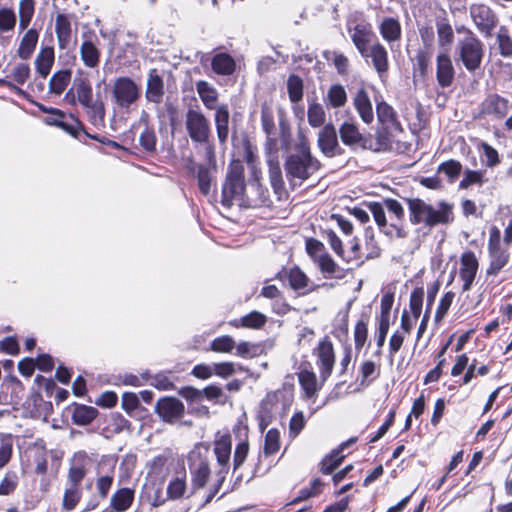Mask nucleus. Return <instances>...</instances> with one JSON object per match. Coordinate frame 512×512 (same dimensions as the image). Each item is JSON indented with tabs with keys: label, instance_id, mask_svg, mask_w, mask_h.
I'll list each match as a JSON object with an SVG mask.
<instances>
[{
	"label": "nucleus",
	"instance_id": "39448f33",
	"mask_svg": "<svg viewBox=\"0 0 512 512\" xmlns=\"http://www.w3.org/2000/svg\"><path fill=\"white\" fill-rule=\"evenodd\" d=\"M456 51L458 59L469 72H475L481 67L484 44L471 30H467V35L457 42Z\"/></svg>",
	"mask_w": 512,
	"mask_h": 512
},
{
	"label": "nucleus",
	"instance_id": "ddd939ff",
	"mask_svg": "<svg viewBox=\"0 0 512 512\" xmlns=\"http://www.w3.org/2000/svg\"><path fill=\"white\" fill-rule=\"evenodd\" d=\"M360 55L367 61L370 60L372 67L380 79L386 78L390 64L388 51L382 43L375 40L373 44H371V47L366 49Z\"/></svg>",
	"mask_w": 512,
	"mask_h": 512
},
{
	"label": "nucleus",
	"instance_id": "393cba45",
	"mask_svg": "<svg viewBox=\"0 0 512 512\" xmlns=\"http://www.w3.org/2000/svg\"><path fill=\"white\" fill-rule=\"evenodd\" d=\"M353 105L359 114V117L365 124H370L374 120L372 103L369 95L364 88L359 89L354 98Z\"/></svg>",
	"mask_w": 512,
	"mask_h": 512
},
{
	"label": "nucleus",
	"instance_id": "680f3d73",
	"mask_svg": "<svg viewBox=\"0 0 512 512\" xmlns=\"http://www.w3.org/2000/svg\"><path fill=\"white\" fill-rule=\"evenodd\" d=\"M81 499V490L79 487H70L66 489L63 497V509L66 511L73 510Z\"/></svg>",
	"mask_w": 512,
	"mask_h": 512
},
{
	"label": "nucleus",
	"instance_id": "1a4fd4ad",
	"mask_svg": "<svg viewBox=\"0 0 512 512\" xmlns=\"http://www.w3.org/2000/svg\"><path fill=\"white\" fill-rule=\"evenodd\" d=\"M369 212L373 215V218L378 225L379 229L390 238L404 239L407 237L408 232L403 225L398 223H391L388 225L385 206L378 202H369L367 204Z\"/></svg>",
	"mask_w": 512,
	"mask_h": 512
},
{
	"label": "nucleus",
	"instance_id": "cd10ccee",
	"mask_svg": "<svg viewBox=\"0 0 512 512\" xmlns=\"http://www.w3.org/2000/svg\"><path fill=\"white\" fill-rule=\"evenodd\" d=\"M325 278L342 279L345 277V270L340 267L328 253H322L315 262Z\"/></svg>",
	"mask_w": 512,
	"mask_h": 512
},
{
	"label": "nucleus",
	"instance_id": "4d7b16f0",
	"mask_svg": "<svg viewBox=\"0 0 512 512\" xmlns=\"http://www.w3.org/2000/svg\"><path fill=\"white\" fill-rule=\"evenodd\" d=\"M280 434L277 429H270L265 435L264 453L266 456L275 454L279 450Z\"/></svg>",
	"mask_w": 512,
	"mask_h": 512
},
{
	"label": "nucleus",
	"instance_id": "a18cd8bd",
	"mask_svg": "<svg viewBox=\"0 0 512 512\" xmlns=\"http://www.w3.org/2000/svg\"><path fill=\"white\" fill-rule=\"evenodd\" d=\"M485 182V171L466 169L459 183V189H468L472 185L482 186Z\"/></svg>",
	"mask_w": 512,
	"mask_h": 512
},
{
	"label": "nucleus",
	"instance_id": "473e14b6",
	"mask_svg": "<svg viewBox=\"0 0 512 512\" xmlns=\"http://www.w3.org/2000/svg\"><path fill=\"white\" fill-rule=\"evenodd\" d=\"M302 366L298 373V380L308 398H312L317 395L320 386L318 385L316 374L308 367Z\"/></svg>",
	"mask_w": 512,
	"mask_h": 512
},
{
	"label": "nucleus",
	"instance_id": "2f4dec72",
	"mask_svg": "<svg viewBox=\"0 0 512 512\" xmlns=\"http://www.w3.org/2000/svg\"><path fill=\"white\" fill-rule=\"evenodd\" d=\"M261 123L263 131L265 132L266 139V150L269 154L278 152V141L277 138L274 137V119L272 114L267 110L263 109L261 112Z\"/></svg>",
	"mask_w": 512,
	"mask_h": 512
},
{
	"label": "nucleus",
	"instance_id": "e2e57ef3",
	"mask_svg": "<svg viewBox=\"0 0 512 512\" xmlns=\"http://www.w3.org/2000/svg\"><path fill=\"white\" fill-rule=\"evenodd\" d=\"M237 355L241 357H256L263 352V347L260 344L249 343L246 341L240 342L236 346Z\"/></svg>",
	"mask_w": 512,
	"mask_h": 512
},
{
	"label": "nucleus",
	"instance_id": "79ce46f5",
	"mask_svg": "<svg viewBox=\"0 0 512 512\" xmlns=\"http://www.w3.org/2000/svg\"><path fill=\"white\" fill-rule=\"evenodd\" d=\"M35 0H20L19 3V28L24 31L30 25L35 12Z\"/></svg>",
	"mask_w": 512,
	"mask_h": 512
},
{
	"label": "nucleus",
	"instance_id": "2eb2a0df",
	"mask_svg": "<svg viewBox=\"0 0 512 512\" xmlns=\"http://www.w3.org/2000/svg\"><path fill=\"white\" fill-rule=\"evenodd\" d=\"M470 16L477 29L485 36L490 37L496 27L498 19L495 13L484 4H474L470 7Z\"/></svg>",
	"mask_w": 512,
	"mask_h": 512
},
{
	"label": "nucleus",
	"instance_id": "09e8293b",
	"mask_svg": "<svg viewBox=\"0 0 512 512\" xmlns=\"http://www.w3.org/2000/svg\"><path fill=\"white\" fill-rule=\"evenodd\" d=\"M303 88V80L299 76L295 74L289 76L287 80V91L291 102L297 103L302 100Z\"/></svg>",
	"mask_w": 512,
	"mask_h": 512
},
{
	"label": "nucleus",
	"instance_id": "f3484780",
	"mask_svg": "<svg viewBox=\"0 0 512 512\" xmlns=\"http://www.w3.org/2000/svg\"><path fill=\"white\" fill-rule=\"evenodd\" d=\"M339 135L344 145L351 148L367 149V137L361 133L359 125L355 121H344L339 127Z\"/></svg>",
	"mask_w": 512,
	"mask_h": 512
},
{
	"label": "nucleus",
	"instance_id": "0eeeda50",
	"mask_svg": "<svg viewBox=\"0 0 512 512\" xmlns=\"http://www.w3.org/2000/svg\"><path fill=\"white\" fill-rule=\"evenodd\" d=\"M112 96L116 105L128 109L141 96L140 86L129 77H119L114 81Z\"/></svg>",
	"mask_w": 512,
	"mask_h": 512
},
{
	"label": "nucleus",
	"instance_id": "e433bc0d",
	"mask_svg": "<svg viewBox=\"0 0 512 512\" xmlns=\"http://www.w3.org/2000/svg\"><path fill=\"white\" fill-rule=\"evenodd\" d=\"M134 501V490L121 488L117 490L110 499V505L115 512L128 510Z\"/></svg>",
	"mask_w": 512,
	"mask_h": 512
},
{
	"label": "nucleus",
	"instance_id": "8fccbe9b",
	"mask_svg": "<svg viewBox=\"0 0 512 512\" xmlns=\"http://www.w3.org/2000/svg\"><path fill=\"white\" fill-rule=\"evenodd\" d=\"M327 100L333 108H340L347 102V94L340 84L332 85L327 92Z\"/></svg>",
	"mask_w": 512,
	"mask_h": 512
},
{
	"label": "nucleus",
	"instance_id": "a211bd4d",
	"mask_svg": "<svg viewBox=\"0 0 512 512\" xmlns=\"http://www.w3.org/2000/svg\"><path fill=\"white\" fill-rule=\"evenodd\" d=\"M509 108L506 98L498 94L488 95L480 104L479 117L493 116L495 119H503Z\"/></svg>",
	"mask_w": 512,
	"mask_h": 512
},
{
	"label": "nucleus",
	"instance_id": "69168bd1",
	"mask_svg": "<svg viewBox=\"0 0 512 512\" xmlns=\"http://www.w3.org/2000/svg\"><path fill=\"white\" fill-rule=\"evenodd\" d=\"M340 451H334L322 460L321 472L323 474H331L342 462L343 456Z\"/></svg>",
	"mask_w": 512,
	"mask_h": 512
},
{
	"label": "nucleus",
	"instance_id": "864d4df0",
	"mask_svg": "<svg viewBox=\"0 0 512 512\" xmlns=\"http://www.w3.org/2000/svg\"><path fill=\"white\" fill-rule=\"evenodd\" d=\"M86 473L87 470L84 463L74 460L68 471V480L71 483V487H79Z\"/></svg>",
	"mask_w": 512,
	"mask_h": 512
},
{
	"label": "nucleus",
	"instance_id": "5701e85b",
	"mask_svg": "<svg viewBox=\"0 0 512 512\" xmlns=\"http://www.w3.org/2000/svg\"><path fill=\"white\" fill-rule=\"evenodd\" d=\"M165 94L163 78L156 69H151L148 73L145 97L148 102L159 104L162 102Z\"/></svg>",
	"mask_w": 512,
	"mask_h": 512
},
{
	"label": "nucleus",
	"instance_id": "a878e982",
	"mask_svg": "<svg viewBox=\"0 0 512 512\" xmlns=\"http://www.w3.org/2000/svg\"><path fill=\"white\" fill-rule=\"evenodd\" d=\"M230 112L226 104L216 108L214 122L216 126L217 138L221 146H225L229 135Z\"/></svg>",
	"mask_w": 512,
	"mask_h": 512
},
{
	"label": "nucleus",
	"instance_id": "4c0bfd02",
	"mask_svg": "<svg viewBox=\"0 0 512 512\" xmlns=\"http://www.w3.org/2000/svg\"><path fill=\"white\" fill-rule=\"evenodd\" d=\"M287 278L292 289L300 291L304 290L303 293L314 291L317 286L312 285L310 287V280L307 275L299 268L293 267L287 272Z\"/></svg>",
	"mask_w": 512,
	"mask_h": 512
},
{
	"label": "nucleus",
	"instance_id": "37998d69",
	"mask_svg": "<svg viewBox=\"0 0 512 512\" xmlns=\"http://www.w3.org/2000/svg\"><path fill=\"white\" fill-rule=\"evenodd\" d=\"M71 80V71L61 70L56 72L49 81L50 91L54 94L60 95L64 92Z\"/></svg>",
	"mask_w": 512,
	"mask_h": 512
},
{
	"label": "nucleus",
	"instance_id": "774afa93",
	"mask_svg": "<svg viewBox=\"0 0 512 512\" xmlns=\"http://www.w3.org/2000/svg\"><path fill=\"white\" fill-rule=\"evenodd\" d=\"M249 452V444L247 441H241L237 444L233 456L234 471L239 469L245 462Z\"/></svg>",
	"mask_w": 512,
	"mask_h": 512
},
{
	"label": "nucleus",
	"instance_id": "4be33fe9",
	"mask_svg": "<svg viewBox=\"0 0 512 512\" xmlns=\"http://www.w3.org/2000/svg\"><path fill=\"white\" fill-rule=\"evenodd\" d=\"M436 79L442 88L451 86L455 79V69L446 52L438 54L436 58Z\"/></svg>",
	"mask_w": 512,
	"mask_h": 512
},
{
	"label": "nucleus",
	"instance_id": "f8f14e48",
	"mask_svg": "<svg viewBox=\"0 0 512 512\" xmlns=\"http://www.w3.org/2000/svg\"><path fill=\"white\" fill-rule=\"evenodd\" d=\"M317 145L321 153L327 158H334L344 154L337 137L336 128L332 123L322 127L318 133Z\"/></svg>",
	"mask_w": 512,
	"mask_h": 512
},
{
	"label": "nucleus",
	"instance_id": "4468645a",
	"mask_svg": "<svg viewBox=\"0 0 512 512\" xmlns=\"http://www.w3.org/2000/svg\"><path fill=\"white\" fill-rule=\"evenodd\" d=\"M100 40L93 32L83 34L79 53L84 66L90 69L98 68L100 64L101 51L99 49Z\"/></svg>",
	"mask_w": 512,
	"mask_h": 512
},
{
	"label": "nucleus",
	"instance_id": "a19ab883",
	"mask_svg": "<svg viewBox=\"0 0 512 512\" xmlns=\"http://www.w3.org/2000/svg\"><path fill=\"white\" fill-rule=\"evenodd\" d=\"M323 57L327 61H332L337 73L341 76H347L350 71V62L347 56L337 51H324Z\"/></svg>",
	"mask_w": 512,
	"mask_h": 512
},
{
	"label": "nucleus",
	"instance_id": "58836bf2",
	"mask_svg": "<svg viewBox=\"0 0 512 512\" xmlns=\"http://www.w3.org/2000/svg\"><path fill=\"white\" fill-rule=\"evenodd\" d=\"M54 63V50L52 47H44L41 49L35 59L36 71L41 77L46 78Z\"/></svg>",
	"mask_w": 512,
	"mask_h": 512
},
{
	"label": "nucleus",
	"instance_id": "412c9836",
	"mask_svg": "<svg viewBox=\"0 0 512 512\" xmlns=\"http://www.w3.org/2000/svg\"><path fill=\"white\" fill-rule=\"evenodd\" d=\"M402 131L403 129L393 130L392 128H389L388 125H381V127H379L375 132L374 140L367 137V150L375 152L390 150L392 148V138Z\"/></svg>",
	"mask_w": 512,
	"mask_h": 512
},
{
	"label": "nucleus",
	"instance_id": "49530a36",
	"mask_svg": "<svg viewBox=\"0 0 512 512\" xmlns=\"http://www.w3.org/2000/svg\"><path fill=\"white\" fill-rule=\"evenodd\" d=\"M145 123V127L139 136V142L141 147L147 152H154L157 145V137L155 130L152 126H149L147 121L141 119V122Z\"/></svg>",
	"mask_w": 512,
	"mask_h": 512
},
{
	"label": "nucleus",
	"instance_id": "423d86ee",
	"mask_svg": "<svg viewBox=\"0 0 512 512\" xmlns=\"http://www.w3.org/2000/svg\"><path fill=\"white\" fill-rule=\"evenodd\" d=\"M185 128L192 142L202 145L209 144L211 138L210 121L199 108L187 110Z\"/></svg>",
	"mask_w": 512,
	"mask_h": 512
},
{
	"label": "nucleus",
	"instance_id": "9b49d317",
	"mask_svg": "<svg viewBox=\"0 0 512 512\" xmlns=\"http://www.w3.org/2000/svg\"><path fill=\"white\" fill-rule=\"evenodd\" d=\"M155 412L167 424L177 423L185 414V406L175 397L165 396L155 404Z\"/></svg>",
	"mask_w": 512,
	"mask_h": 512
},
{
	"label": "nucleus",
	"instance_id": "20e7f679",
	"mask_svg": "<svg viewBox=\"0 0 512 512\" xmlns=\"http://www.w3.org/2000/svg\"><path fill=\"white\" fill-rule=\"evenodd\" d=\"M244 191V166L241 161L234 160L229 165V170L222 189L221 203L226 207H231L236 201L241 204L244 201Z\"/></svg>",
	"mask_w": 512,
	"mask_h": 512
},
{
	"label": "nucleus",
	"instance_id": "72a5a7b5",
	"mask_svg": "<svg viewBox=\"0 0 512 512\" xmlns=\"http://www.w3.org/2000/svg\"><path fill=\"white\" fill-rule=\"evenodd\" d=\"M196 91L203 105L209 110H216L218 101V91L210 83L204 80L196 82Z\"/></svg>",
	"mask_w": 512,
	"mask_h": 512
},
{
	"label": "nucleus",
	"instance_id": "c03bdc74",
	"mask_svg": "<svg viewBox=\"0 0 512 512\" xmlns=\"http://www.w3.org/2000/svg\"><path fill=\"white\" fill-rule=\"evenodd\" d=\"M498 50L501 56L505 58L512 57V37L505 26H501L496 35Z\"/></svg>",
	"mask_w": 512,
	"mask_h": 512
},
{
	"label": "nucleus",
	"instance_id": "13d9d810",
	"mask_svg": "<svg viewBox=\"0 0 512 512\" xmlns=\"http://www.w3.org/2000/svg\"><path fill=\"white\" fill-rule=\"evenodd\" d=\"M16 25V15L11 8L0 9V32H9L14 29Z\"/></svg>",
	"mask_w": 512,
	"mask_h": 512
},
{
	"label": "nucleus",
	"instance_id": "aec40b11",
	"mask_svg": "<svg viewBox=\"0 0 512 512\" xmlns=\"http://www.w3.org/2000/svg\"><path fill=\"white\" fill-rule=\"evenodd\" d=\"M459 276L463 281L462 291L466 292L471 289L478 271V260L472 251L464 252L460 259Z\"/></svg>",
	"mask_w": 512,
	"mask_h": 512
},
{
	"label": "nucleus",
	"instance_id": "7c9ffc66",
	"mask_svg": "<svg viewBox=\"0 0 512 512\" xmlns=\"http://www.w3.org/2000/svg\"><path fill=\"white\" fill-rule=\"evenodd\" d=\"M192 485L196 489L203 488L210 476L209 462L199 456L198 461L190 465Z\"/></svg>",
	"mask_w": 512,
	"mask_h": 512
},
{
	"label": "nucleus",
	"instance_id": "6e6d98bb",
	"mask_svg": "<svg viewBox=\"0 0 512 512\" xmlns=\"http://www.w3.org/2000/svg\"><path fill=\"white\" fill-rule=\"evenodd\" d=\"M234 347L235 341L229 335L217 337L210 344V349L218 353H229L234 349Z\"/></svg>",
	"mask_w": 512,
	"mask_h": 512
},
{
	"label": "nucleus",
	"instance_id": "338daca9",
	"mask_svg": "<svg viewBox=\"0 0 512 512\" xmlns=\"http://www.w3.org/2000/svg\"><path fill=\"white\" fill-rule=\"evenodd\" d=\"M18 485V477L14 472L6 473L0 483V496L10 495L15 491Z\"/></svg>",
	"mask_w": 512,
	"mask_h": 512
},
{
	"label": "nucleus",
	"instance_id": "f03ea898",
	"mask_svg": "<svg viewBox=\"0 0 512 512\" xmlns=\"http://www.w3.org/2000/svg\"><path fill=\"white\" fill-rule=\"evenodd\" d=\"M409 211V221L413 225L433 228L448 225L454 221L453 204L439 201L433 206L421 198H405Z\"/></svg>",
	"mask_w": 512,
	"mask_h": 512
},
{
	"label": "nucleus",
	"instance_id": "c9c22d12",
	"mask_svg": "<svg viewBox=\"0 0 512 512\" xmlns=\"http://www.w3.org/2000/svg\"><path fill=\"white\" fill-rule=\"evenodd\" d=\"M38 39V31L33 28L28 29L20 41V45L17 50L18 56L23 60L29 59L37 46Z\"/></svg>",
	"mask_w": 512,
	"mask_h": 512
},
{
	"label": "nucleus",
	"instance_id": "ea45409f",
	"mask_svg": "<svg viewBox=\"0 0 512 512\" xmlns=\"http://www.w3.org/2000/svg\"><path fill=\"white\" fill-rule=\"evenodd\" d=\"M97 414L96 408L77 404L72 412V420L77 425H88L96 418Z\"/></svg>",
	"mask_w": 512,
	"mask_h": 512
},
{
	"label": "nucleus",
	"instance_id": "5fc2aeb1",
	"mask_svg": "<svg viewBox=\"0 0 512 512\" xmlns=\"http://www.w3.org/2000/svg\"><path fill=\"white\" fill-rule=\"evenodd\" d=\"M240 321L242 327L259 329L265 325L267 318L264 314L258 311H252L251 313L243 316Z\"/></svg>",
	"mask_w": 512,
	"mask_h": 512
},
{
	"label": "nucleus",
	"instance_id": "dca6fc26",
	"mask_svg": "<svg viewBox=\"0 0 512 512\" xmlns=\"http://www.w3.org/2000/svg\"><path fill=\"white\" fill-rule=\"evenodd\" d=\"M314 355L317 357V365L322 381H326L331 375L335 363V354L333 344L327 338L321 340L314 349Z\"/></svg>",
	"mask_w": 512,
	"mask_h": 512
},
{
	"label": "nucleus",
	"instance_id": "052dcab7",
	"mask_svg": "<svg viewBox=\"0 0 512 512\" xmlns=\"http://www.w3.org/2000/svg\"><path fill=\"white\" fill-rule=\"evenodd\" d=\"M438 43L440 46H449L454 39L452 26L446 22L437 23Z\"/></svg>",
	"mask_w": 512,
	"mask_h": 512
},
{
	"label": "nucleus",
	"instance_id": "bf43d9fd",
	"mask_svg": "<svg viewBox=\"0 0 512 512\" xmlns=\"http://www.w3.org/2000/svg\"><path fill=\"white\" fill-rule=\"evenodd\" d=\"M424 291L422 288H416L411 292L410 295V311L414 320H418L423 304Z\"/></svg>",
	"mask_w": 512,
	"mask_h": 512
},
{
	"label": "nucleus",
	"instance_id": "3c124183",
	"mask_svg": "<svg viewBox=\"0 0 512 512\" xmlns=\"http://www.w3.org/2000/svg\"><path fill=\"white\" fill-rule=\"evenodd\" d=\"M307 119L311 127H321L326 119V114L323 106L319 103L310 104L307 111Z\"/></svg>",
	"mask_w": 512,
	"mask_h": 512
},
{
	"label": "nucleus",
	"instance_id": "de8ad7c7",
	"mask_svg": "<svg viewBox=\"0 0 512 512\" xmlns=\"http://www.w3.org/2000/svg\"><path fill=\"white\" fill-rule=\"evenodd\" d=\"M462 172V164L457 161L450 159L441 163L437 168V173L444 174L449 182H454Z\"/></svg>",
	"mask_w": 512,
	"mask_h": 512
},
{
	"label": "nucleus",
	"instance_id": "0e129e2a",
	"mask_svg": "<svg viewBox=\"0 0 512 512\" xmlns=\"http://www.w3.org/2000/svg\"><path fill=\"white\" fill-rule=\"evenodd\" d=\"M383 205L389 213L395 216L396 221L394 223L403 225L402 222L404 220L405 213L402 204L396 199L386 198L383 201Z\"/></svg>",
	"mask_w": 512,
	"mask_h": 512
},
{
	"label": "nucleus",
	"instance_id": "6e6552de",
	"mask_svg": "<svg viewBox=\"0 0 512 512\" xmlns=\"http://www.w3.org/2000/svg\"><path fill=\"white\" fill-rule=\"evenodd\" d=\"M488 254L490 265L487 274L496 275L508 263L509 252L501 246V234L497 227H492L489 234Z\"/></svg>",
	"mask_w": 512,
	"mask_h": 512
},
{
	"label": "nucleus",
	"instance_id": "f704fd0d",
	"mask_svg": "<svg viewBox=\"0 0 512 512\" xmlns=\"http://www.w3.org/2000/svg\"><path fill=\"white\" fill-rule=\"evenodd\" d=\"M268 166L271 186L273 187L275 194H277L278 199L280 200L282 197L286 196V190L284 186L282 170L277 157L275 159L270 158L268 160Z\"/></svg>",
	"mask_w": 512,
	"mask_h": 512
},
{
	"label": "nucleus",
	"instance_id": "6ab92c4d",
	"mask_svg": "<svg viewBox=\"0 0 512 512\" xmlns=\"http://www.w3.org/2000/svg\"><path fill=\"white\" fill-rule=\"evenodd\" d=\"M351 40L359 52L363 53L366 49L371 47V44L377 40L375 33L372 30V26L369 23L362 22L354 25L348 29Z\"/></svg>",
	"mask_w": 512,
	"mask_h": 512
},
{
	"label": "nucleus",
	"instance_id": "7ed1b4c3",
	"mask_svg": "<svg viewBox=\"0 0 512 512\" xmlns=\"http://www.w3.org/2000/svg\"><path fill=\"white\" fill-rule=\"evenodd\" d=\"M69 93L84 108L88 121L96 128L105 126V105L100 97L94 98L93 89L87 78H75Z\"/></svg>",
	"mask_w": 512,
	"mask_h": 512
},
{
	"label": "nucleus",
	"instance_id": "bb28decb",
	"mask_svg": "<svg viewBox=\"0 0 512 512\" xmlns=\"http://www.w3.org/2000/svg\"><path fill=\"white\" fill-rule=\"evenodd\" d=\"M379 33L388 44L401 39L402 28L399 20L394 17H385L379 24Z\"/></svg>",
	"mask_w": 512,
	"mask_h": 512
},
{
	"label": "nucleus",
	"instance_id": "c756f323",
	"mask_svg": "<svg viewBox=\"0 0 512 512\" xmlns=\"http://www.w3.org/2000/svg\"><path fill=\"white\" fill-rule=\"evenodd\" d=\"M376 114L381 125H388V127L393 130H402V126L397 120L395 110L384 100L376 103Z\"/></svg>",
	"mask_w": 512,
	"mask_h": 512
},
{
	"label": "nucleus",
	"instance_id": "c85d7f7f",
	"mask_svg": "<svg viewBox=\"0 0 512 512\" xmlns=\"http://www.w3.org/2000/svg\"><path fill=\"white\" fill-rule=\"evenodd\" d=\"M55 32L60 49H67L71 43L72 28L67 15L58 14L55 21Z\"/></svg>",
	"mask_w": 512,
	"mask_h": 512
},
{
	"label": "nucleus",
	"instance_id": "603ef678",
	"mask_svg": "<svg viewBox=\"0 0 512 512\" xmlns=\"http://www.w3.org/2000/svg\"><path fill=\"white\" fill-rule=\"evenodd\" d=\"M368 320L367 317L362 316L360 320L355 325L354 329V341H355V348L357 350H361L364 346L367 336H368Z\"/></svg>",
	"mask_w": 512,
	"mask_h": 512
},
{
	"label": "nucleus",
	"instance_id": "9d476101",
	"mask_svg": "<svg viewBox=\"0 0 512 512\" xmlns=\"http://www.w3.org/2000/svg\"><path fill=\"white\" fill-rule=\"evenodd\" d=\"M232 449V439L230 434L217 433L214 440V454L216 456L218 464L221 466L217 472L219 477V485H222L226 475L229 472V462Z\"/></svg>",
	"mask_w": 512,
	"mask_h": 512
},
{
	"label": "nucleus",
	"instance_id": "b1692460",
	"mask_svg": "<svg viewBox=\"0 0 512 512\" xmlns=\"http://www.w3.org/2000/svg\"><path fill=\"white\" fill-rule=\"evenodd\" d=\"M235 59L226 52H216L211 58V69L219 76H231L235 73Z\"/></svg>",
	"mask_w": 512,
	"mask_h": 512
},
{
	"label": "nucleus",
	"instance_id": "f257e3e1",
	"mask_svg": "<svg viewBox=\"0 0 512 512\" xmlns=\"http://www.w3.org/2000/svg\"><path fill=\"white\" fill-rule=\"evenodd\" d=\"M298 138L296 152L289 155L284 163L286 178L293 186L301 185L321 168V162L311 153L307 137L299 133Z\"/></svg>",
	"mask_w": 512,
	"mask_h": 512
}]
</instances>
